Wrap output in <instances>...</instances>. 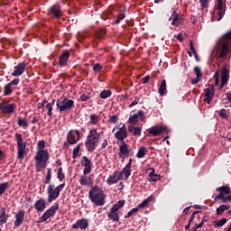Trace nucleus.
<instances>
[{"label":"nucleus","instance_id":"nucleus-1","mask_svg":"<svg viewBox=\"0 0 231 231\" xmlns=\"http://www.w3.org/2000/svg\"><path fill=\"white\" fill-rule=\"evenodd\" d=\"M46 149V141L42 140L37 143V151L34 156L35 169L37 172H41L42 169H46L48 160H50V153Z\"/></svg>","mask_w":231,"mask_h":231},{"label":"nucleus","instance_id":"nucleus-2","mask_svg":"<svg viewBox=\"0 0 231 231\" xmlns=\"http://www.w3.org/2000/svg\"><path fill=\"white\" fill-rule=\"evenodd\" d=\"M81 165L84 167V170L83 175H81L79 178V183L80 185L89 187V185H93V179L88 177V174L91 172V166L93 165V163L88 157L83 156L81 160Z\"/></svg>","mask_w":231,"mask_h":231},{"label":"nucleus","instance_id":"nucleus-3","mask_svg":"<svg viewBox=\"0 0 231 231\" xmlns=\"http://www.w3.org/2000/svg\"><path fill=\"white\" fill-rule=\"evenodd\" d=\"M88 199L97 207H103L106 201V193L102 188L95 186L88 191Z\"/></svg>","mask_w":231,"mask_h":231},{"label":"nucleus","instance_id":"nucleus-4","mask_svg":"<svg viewBox=\"0 0 231 231\" xmlns=\"http://www.w3.org/2000/svg\"><path fill=\"white\" fill-rule=\"evenodd\" d=\"M100 142V133L97 128H92L89 130L85 142V146L88 152H93L97 149V144Z\"/></svg>","mask_w":231,"mask_h":231},{"label":"nucleus","instance_id":"nucleus-5","mask_svg":"<svg viewBox=\"0 0 231 231\" xmlns=\"http://www.w3.org/2000/svg\"><path fill=\"white\" fill-rule=\"evenodd\" d=\"M65 187L66 183L60 184L56 187L53 184H49L47 187L48 203H53L60 196V192H62Z\"/></svg>","mask_w":231,"mask_h":231},{"label":"nucleus","instance_id":"nucleus-6","mask_svg":"<svg viewBox=\"0 0 231 231\" xmlns=\"http://www.w3.org/2000/svg\"><path fill=\"white\" fill-rule=\"evenodd\" d=\"M125 205V200H119L112 206L109 212H107V217L113 221V223H118L120 221V216L118 215V210L124 208Z\"/></svg>","mask_w":231,"mask_h":231},{"label":"nucleus","instance_id":"nucleus-7","mask_svg":"<svg viewBox=\"0 0 231 231\" xmlns=\"http://www.w3.org/2000/svg\"><path fill=\"white\" fill-rule=\"evenodd\" d=\"M15 140L17 143V159L24 160V155L26 154V143L23 140V135L21 134H15Z\"/></svg>","mask_w":231,"mask_h":231},{"label":"nucleus","instance_id":"nucleus-8","mask_svg":"<svg viewBox=\"0 0 231 231\" xmlns=\"http://www.w3.org/2000/svg\"><path fill=\"white\" fill-rule=\"evenodd\" d=\"M56 106L60 113L69 111L75 106V101L68 97H60L57 100Z\"/></svg>","mask_w":231,"mask_h":231},{"label":"nucleus","instance_id":"nucleus-9","mask_svg":"<svg viewBox=\"0 0 231 231\" xmlns=\"http://www.w3.org/2000/svg\"><path fill=\"white\" fill-rule=\"evenodd\" d=\"M217 192H219L217 198L222 200V203H230L231 202V193L230 187L222 186L217 189Z\"/></svg>","mask_w":231,"mask_h":231},{"label":"nucleus","instance_id":"nucleus-10","mask_svg":"<svg viewBox=\"0 0 231 231\" xmlns=\"http://www.w3.org/2000/svg\"><path fill=\"white\" fill-rule=\"evenodd\" d=\"M116 129H118V131L115 134V138H116V140H119V142H125V140L128 136L127 127H125V124L121 123L119 125H116V127H114L113 129V133H115Z\"/></svg>","mask_w":231,"mask_h":231},{"label":"nucleus","instance_id":"nucleus-11","mask_svg":"<svg viewBox=\"0 0 231 231\" xmlns=\"http://www.w3.org/2000/svg\"><path fill=\"white\" fill-rule=\"evenodd\" d=\"M226 12V5H223V0H217L215 5V15H217V21H221L225 17V13Z\"/></svg>","mask_w":231,"mask_h":231},{"label":"nucleus","instance_id":"nucleus-12","mask_svg":"<svg viewBox=\"0 0 231 231\" xmlns=\"http://www.w3.org/2000/svg\"><path fill=\"white\" fill-rule=\"evenodd\" d=\"M80 140V132L79 130H70L67 134V142L69 145H75Z\"/></svg>","mask_w":231,"mask_h":231},{"label":"nucleus","instance_id":"nucleus-13","mask_svg":"<svg viewBox=\"0 0 231 231\" xmlns=\"http://www.w3.org/2000/svg\"><path fill=\"white\" fill-rule=\"evenodd\" d=\"M57 210H59V205L51 207L40 217V223H44L45 221H48L50 217L55 216V214L57 213Z\"/></svg>","mask_w":231,"mask_h":231},{"label":"nucleus","instance_id":"nucleus-14","mask_svg":"<svg viewBox=\"0 0 231 231\" xmlns=\"http://www.w3.org/2000/svg\"><path fill=\"white\" fill-rule=\"evenodd\" d=\"M228 79H230V68L228 65H224L221 70V85L220 89H223L225 86H226L228 82Z\"/></svg>","mask_w":231,"mask_h":231},{"label":"nucleus","instance_id":"nucleus-15","mask_svg":"<svg viewBox=\"0 0 231 231\" xmlns=\"http://www.w3.org/2000/svg\"><path fill=\"white\" fill-rule=\"evenodd\" d=\"M169 21H171L172 26L178 28V26H181V24H183V15H181V14H177L176 10H173Z\"/></svg>","mask_w":231,"mask_h":231},{"label":"nucleus","instance_id":"nucleus-16","mask_svg":"<svg viewBox=\"0 0 231 231\" xmlns=\"http://www.w3.org/2000/svg\"><path fill=\"white\" fill-rule=\"evenodd\" d=\"M15 104H9L8 102L0 103V111L5 113L6 115H12L15 111Z\"/></svg>","mask_w":231,"mask_h":231},{"label":"nucleus","instance_id":"nucleus-17","mask_svg":"<svg viewBox=\"0 0 231 231\" xmlns=\"http://www.w3.org/2000/svg\"><path fill=\"white\" fill-rule=\"evenodd\" d=\"M131 154V150H129V145L125 142H119V158H128Z\"/></svg>","mask_w":231,"mask_h":231},{"label":"nucleus","instance_id":"nucleus-18","mask_svg":"<svg viewBox=\"0 0 231 231\" xmlns=\"http://www.w3.org/2000/svg\"><path fill=\"white\" fill-rule=\"evenodd\" d=\"M24 71H26V63L20 62L14 67V71L11 73V75L12 77H21V75H23Z\"/></svg>","mask_w":231,"mask_h":231},{"label":"nucleus","instance_id":"nucleus-19","mask_svg":"<svg viewBox=\"0 0 231 231\" xmlns=\"http://www.w3.org/2000/svg\"><path fill=\"white\" fill-rule=\"evenodd\" d=\"M24 216H25L24 210L23 209L19 210L14 216L15 220L14 222V226L19 228V226H21V225L24 223Z\"/></svg>","mask_w":231,"mask_h":231},{"label":"nucleus","instance_id":"nucleus-20","mask_svg":"<svg viewBox=\"0 0 231 231\" xmlns=\"http://www.w3.org/2000/svg\"><path fill=\"white\" fill-rule=\"evenodd\" d=\"M88 226H89V222L86 218H81V219L78 220L77 223L72 225V228L74 230H79V228L80 230H86V228H88Z\"/></svg>","mask_w":231,"mask_h":231},{"label":"nucleus","instance_id":"nucleus-21","mask_svg":"<svg viewBox=\"0 0 231 231\" xmlns=\"http://www.w3.org/2000/svg\"><path fill=\"white\" fill-rule=\"evenodd\" d=\"M204 91H205L206 102L208 104H210V102H212V98H214V93H215L214 85H211L209 88H205Z\"/></svg>","mask_w":231,"mask_h":231},{"label":"nucleus","instance_id":"nucleus-22","mask_svg":"<svg viewBox=\"0 0 231 231\" xmlns=\"http://www.w3.org/2000/svg\"><path fill=\"white\" fill-rule=\"evenodd\" d=\"M69 59V51H63L60 55L59 66H66L68 64V60Z\"/></svg>","mask_w":231,"mask_h":231},{"label":"nucleus","instance_id":"nucleus-23","mask_svg":"<svg viewBox=\"0 0 231 231\" xmlns=\"http://www.w3.org/2000/svg\"><path fill=\"white\" fill-rule=\"evenodd\" d=\"M143 112L138 111L136 114L130 115L128 123L134 125V124H138V120H143Z\"/></svg>","mask_w":231,"mask_h":231},{"label":"nucleus","instance_id":"nucleus-24","mask_svg":"<svg viewBox=\"0 0 231 231\" xmlns=\"http://www.w3.org/2000/svg\"><path fill=\"white\" fill-rule=\"evenodd\" d=\"M51 15H53L55 19H59L62 17V11L60 10V5H54L52 7L50 8Z\"/></svg>","mask_w":231,"mask_h":231},{"label":"nucleus","instance_id":"nucleus-25","mask_svg":"<svg viewBox=\"0 0 231 231\" xmlns=\"http://www.w3.org/2000/svg\"><path fill=\"white\" fill-rule=\"evenodd\" d=\"M164 131H167L164 126H152L148 131V134H151L152 136H160V134H162V133H164Z\"/></svg>","mask_w":231,"mask_h":231},{"label":"nucleus","instance_id":"nucleus-26","mask_svg":"<svg viewBox=\"0 0 231 231\" xmlns=\"http://www.w3.org/2000/svg\"><path fill=\"white\" fill-rule=\"evenodd\" d=\"M230 53V45L228 43H223L218 55L219 59H225L226 55Z\"/></svg>","mask_w":231,"mask_h":231},{"label":"nucleus","instance_id":"nucleus-27","mask_svg":"<svg viewBox=\"0 0 231 231\" xmlns=\"http://www.w3.org/2000/svg\"><path fill=\"white\" fill-rule=\"evenodd\" d=\"M34 208L37 212H44L46 209V201H44V199H38L34 204Z\"/></svg>","mask_w":231,"mask_h":231},{"label":"nucleus","instance_id":"nucleus-28","mask_svg":"<svg viewBox=\"0 0 231 231\" xmlns=\"http://www.w3.org/2000/svg\"><path fill=\"white\" fill-rule=\"evenodd\" d=\"M119 180L120 179L118 177V171H115L112 175L108 177V179L106 180V183L108 185H115L118 183Z\"/></svg>","mask_w":231,"mask_h":231},{"label":"nucleus","instance_id":"nucleus-29","mask_svg":"<svg viewBox=\"0 0 231 231\" xmlns=\"http://www.w3.org/2000/svg\"><path fill=\"white\" fill-rule=\"evenodd\" d=\"M8 221V215H6V208H0V225H5Z\"/></svg>","mask_w":231,"mask_h":231},{"label":"nucleus","instance_id":"nucleus-30","mask_svg":"<svg viewBox=\"0 0 231 231\" xmlns=\"http://www.w3.org/2000/svg\"><path fill=\"white\" fill-rule=\"evenodd\" d=\"M160 180H162V176L158 173H155L154 168H152V172L149 173L148 180L150 182H152V181H160Z\"/></svg>","mask_w":231,"mask_h":231},{"label":"nucleus","instance_id":"nucleus-31","mask_svg":"<svg viewBox=\"0 0 231 231\" xmlns=\"http://www.w3.org/2000/svg\"><path fill=\"white\" fill-rule=\"evenodd\" d=\"M128 131L134 134V136H141L142 135V128L130 125L128 126Z\"/></svg>","mask_w":231,"mask_h":231},{"label":"nucleus","instance_id":"nucleus-32","mask_svg":"<svg viewBox=\"0 0 231 231\" xmlns=\"http://www.w3.org/2000/svg\"><path fill=\"white\" fill-rule=\"evenodd\" d=\"M55 105V99L52 100L51 103H47L44 106V109L48 111V116H53V106Z\"/></svg>","mask_w":231,"mask_h":231},{"label":"nucleus","instance_id":"nucleus-33","mask_svg":"<svg viewBox=\"0 0 231 231\" xmlns=\"http://www.w3.org/2000/svg\"><path fill=\"white\" fill-rule=\"evenodd\" d=\"M165 91H167V81L163 79L159 87V95L163 97L165 95Z\"/></svg>","mask_w":231,"mask_h":231},{"label":"nucleus","instance_id":"nucleus-34","mask_svg":"<svg viewBox=\"0 0 231 231\" xmlns=\"http://www.w3.org/2000/svg\"><path fill=\"white\" fill-rule=\"evenodd\" d=\"M145 154H147V148L145 146H141L136 153V158H144Z\"/></svg>","mask_w":231,"mask_h":231},{"label":"nucleus","instance_id":"nucleus-35","mask_svg":"<svg viewBox=\"0 0 231 231\" xmlns=\"http://www.w3.org/2000/svg\"><path fill=\"white\" fill-rule=\"evenodd\" d=\"M151 201H152V196H150L147 199H145L141 204L137 206V208L141 210V208H145V207H149V203H151Z\"/></svg>","mask_w":231,"mask_h":231},{"label":"nucleus","instance_id":"nucleus-36","mask_svg":"<svg viewBox=\"0 0 231 231\" xmlns=\"http://www.w3.org/2000/svg\"><path fill=\"white\" fill-rule=\"evenodd\" d=\"M230 208V206L226 204H222L217 208V215L221 216L225 210H228Z\"/></svg>","mask_w":231,"mask_h":231},{"label":"nucleus","instance_id":"nucleus-37","mask_svg":"<svg viewBox=\"0 0 231 231\" xmlns=\"http://www.w3.org/2000/svg\"><path fill=\"white\" fill-rule=\"evenodd\" d=\"M114 19L115 21L113 24H120V22L125 19V14H124V12H121L118 15L115 16Z\"/></svg>","mask_w":231,"mask_h":231},{"label":"nucleus","instance_id":"nucleus-38","mask_svg":"<svg viewBox=\"0 0 231 231\" xmlns=\"http://www.w3.org/2000/svg\"><path fill=\"white\" fill-rule=\"evenodd\" d=\"M17 124L19 125V127H23L24 129H26V127H28V120H26V118H23V117H19Z\"/></svg>","mask_w":231,"mask_h":231},{"label":"nucleus","instance_id":"nucleus-39","mask_svg":"<svg viewBox=\"0 0 231 231\" xmlns=\"http://www.w3.org/2000/svg\"><path fill=\"white\" fill-rule=\"evenodd\" d=\"M90 124L92 125H97L100 122V118L97 114H91L90 116Z\"/></svg>","mask_w":231,"mask_h":231},{"label":"nucleus","instance_id":"nucleus-40","mask_svg":"<svg viewBox=\"0 0 231 231\" xmlns=\"http://www.w3.org/2000/svg\"><path fill=\"white\" fill-rule=\"evenodd\" d=\"M14 92V90L12 89V85L10 83H7L5 87H4V93L6 97H8V95H12V93Z\"/></svg>","mask_w":231,"mask_h":231},{"label":"nucleus","instance_id":"nucleus-41","mask_svg":"<svg viewBox=\"0 0 231 231\" xmlns=\"http://www.w3.org/2000/svg\"><path fill=\"white\" fill-rule=\"evenodd\" d=\"M189 50L190 51H188L189 57H192V55H194V57H198V52H196V49H194L192 41L189 42Z\"/></svg>","mask_w":231,"mask_h":231},{"label":"nucleus","instance_id":"nucleus-42","mask_svg":"<svg viewBox=\"0 0 231 231\" xmlns=\"http://www.w3.org/2000/svg\"><path fill=\"white\" fill-rule=\"evenodd\" d=\"M107 33V31L106 29H99L96 32V37L97 39H103L104 35Z\"/></svg>","mask_w":231,"mask_h":231},{"label":"nucleus","instance_id":"nucleus-43","mask_svg":"<svg viewBox=\"0 0 231 231\" xmlns=\"http://www.w3.org/2000/svg\"><path fill=\"white\" fill-rule=\"evenodd\" d=\"M123 174L125 175V178L129 179V176H131V164H127L124 169H123Z\"/></svg>","mask_w":231,"mask_h":231},{"label":"nucleus","instance_id":"nucleus-44","mask_svg":"<svg viewBox=\"0 0 231 231\" xmlns=\"http://www.w3.org/2000/svg\"><path fill=\"white\" fill-rule=\"evenodd\" d=\"M57 178L59 181H63V180L66 178V175L64 172H62V167L58 168Z\"/></svg>","mask_w":231,"mask_h":231},{"label":"nucleus","instance_id":"nucleus-45","mask_svg":"<svg viewBox=\"0 0 231 231\" xmlns=\"http://www.w3.org/2000/svg\"><path fill=\"white\" fill-rule=\"evenodd\" d=\"M51 182V169L47 168V175L45 178V184L50 185Z\"/></svg>","mask_w":231,"mask_h":231},{"label":"nucleus","instance_id":"nucleus-46","mask_svg":"<svg viewBox=\"0 0 231 231\" xmlns=\"http://www.w3.org/2000/svg\"><path fill=\"white\" fill-rule=\"evenodd\" d=\"M218 115L220 118H224V120H228V115L226 114V109L225 108L220 109Z\"/></svg>","mask_w":231,"mask_h":231},{"label":"nucleus","instance_id":"nucleus-47","mask_svg":"<svg viewBox=\"0 0 231 231\" xmlns=\"http://www.w3.org/2000/svg\"><path fill=\"white\" fill-rule=\"evenodd\" d=\"M109 97H111V90H103L100 93V98H109Z\"/></svg>","mask_w":231,"mask_h":231},{"label":"nucleus","instance_id":"nucleus-48","mask_svg":"<svg viewBox=\"0 0 231 231\" xmlns=\"http://www.w3.org/2000/svg\"><path fill=\"white\" fill-rule=\"evenodd\" d=\"M6 189H8V184L6 182L0 184V196H3V194L6 192Z\"/></svg>","mask_w":231,"mask_h":231},{"label":"nucleus","instance_id":"nucleus-49","mask_svg":"<svg viewBox=\"0 0 231 231\" xmlns=\"http://www.w3.org/2000/svg\"><path fill=\"white\" fill-rule=\"evenodd\" d=\"M79 152H80V144H78L74 149L72 152V158H77L79 156Z\"/></svg>","mask_w":231,"mask_h":231},{"label":"nucleus","instance_id":"nucleus-50","mask_svg":"<svg viewBox=\"0 0 231 231\" xmlns=\"http://www.w3.org/2000/svg\"><path fill=\"white\" fill-rule=\"evenodd\" d=\"M140 209L138 208H132L127 215L125 217V219H127L128 217H131V216H133L134 214H136V212H138Z\"/></svg>","mask_w":231,"mask_h":231},{"label":"nucleus","instance_id":"nucleus-51","mask_svg":"<svg viewBox=\"0 0 231 231\" xmlns=\"http://www.w3.org/2000/svg\"><path fill=\"white\" fill-rule=\"evenodd\" d=\"M201 10H207L208 8V0H199Z\"/></svg>","mask_w":231,"mask_h":231},{"label":"nucleus","instance_id":"nucleus-52","mask_svg":"<svg viewBox=\"0 0 231 231\" xmlns=\"http://www.w3.org/2000/svg\"><path fill=\"white\" fill-rule=\"evenodd\" d=\"M194 71L198 79H203V73H201V69L199 67H195Z\"/></svg>","mask_w":231,"mask_h":231},{"label":"nucleus","instance_id":"nucleus-53","mask_svg":"<svg viewBox=\"0 0 231 231\" xmlns=\"http://www.w3.org/2000/svg\"><path fill=\"white\" fill-rule=\"evenodd\" d=\"M89 98H91V94L88 93V94H82L80 96V100L81 102H86L87 100H89Z\"/></svg>","mask_w":231,"mask_h":231},{"label":"nucleus","instance_id":"nucleus-54","mask_svg":"<svg viewBox=\"0 0 231 231\" xmlns=\"http://www.w3.org/2000/svg\"><path fill=\"white\" fill-rule=\"evenodd\" d=\"M226 223V218H222L215 223V226H224Z\"/></svg>","mask_w":231,"mask_h":231},{"label":"nucleus","instance_id":"nucleus-55","mask_svg":"<svg viewBox=\"0 0 231 231\" xmlns=\"http://www.w3.org/2000/svg\"><path fill=\"white\" fill-rule=\"evenodd\" d=\"M140 102V97H135L134 100L129 105V107H134Z\"/></svg>","mask_w":231,"mask_h":231},{"label":"nucleus","instance_id":"nucleus-56","mask_svg":"<svg viewBox=\"0 0 231 231\" xmlns=\"http://www.w3.org/2000/svg\"><path fill=\"white\" fill-rule=\"evenodd\" d=\"M102 69V65L100 63H97L93 66V71L98 72Z\"/></svg>","mask_w":231,"mask_h":231},{"label":"nucleus","instance_id":"nucleus-57","mask_svg":"<svg viewBox=\"0 0 231 231\" xmlns=\"http://www.w3.org/2000/svg\"><path fill=\"white\" fill-rule=\"evenodd\" d=\"M117 176H118V178H119V180H128L127 177H125V175L124 174L123 171L117 172Z\"/></svg>","mask_w":231,"mask_h":231},{"label":"nucleus","instance_id":"nucleus-58","mask_svg":"<svg viewBox=\"0 0 231 231\" xmlns=\"http://www.w3.org/2000/svg\"><path fill=\"white\" fill-rule=\"evenodd\" d=\"M224 41H231V31L223 36Z\"/></svg>","mask_w":231,"mask_h":231},{"label":"nucleus","instance_id":"nucleus-59","mask_svg":"<svg viewBox=\"0 0 231 231\" xmlns=\"http://www.w3.org/2000/svg\"><path fill=\"white\" fill-rule=\"evenodd\" d=\"M107 145H109L107 139H104L101 143V149H106V147H107Z\"/></svg>","mask_w":231,"mask_h":231},{"label":"nucleus","instance_id":"nucleus-60","mask_svg":"<svg viewBox=\"0 0 231 231\" xmlns=\"http://www.w3.org/2000/svg\"><path fill=\"white\" fill-rule=\"evenodd\" d=\"M110 122H112V124H116V122H118V116H112L110 117Z\"/></svg>","mask_w":231,"mask_h":231},{"label":"nucleus","instance_id":"nucleus-61","mask_svg":"<svg viewBox=\"0 0 231 231\" xmlns=\"http://www.w3.org/2000/svg\"><path fill=\"white\" fill-rule=\"evenodd\" d=\"M19 79H14L11 82H9V84L11 86H17L19 84Z\"/></svg>","mask_w":231,"mask_h":231},{"label":"nucleus","instance_id":"nucleus-62","mask_svg":"<svg viewBox=\"0 0 231 231\" xmlns=\"http://www.w3.org/2000/svg\"><path fill=\"white\" fill-rule=\"evenodd\" d=\"M150 79H151V78L149 76H146V77L143 78L142 82H143V84H147V82H149Z\"/></svg>","mask_w":231,"mask_h":231},{"label":"nucleus","instance_id":"nucleus-63","mask_svg":"<svg viewBox=\"0 0 231 231\" xmlns=\"http://www.w3.org/2000/svg\"><path fill=\"white\" fill-rule=\"evenodd\" d=\"M44 106L45 105H43L42 102L37 104V109H42V111H44Z\"/></svg>","mask_w":231,"mask_h":231},{"label":"nucleus","instance_id":"nucleus-64","mask_svg":"<svg viewBox=\"0 0 231 231\" xmlns=\"http://www.w3.org/2000/svg\"><path fill=\"white\" fill-rule=\"evenodd\" d=\"M226 100L231 102V90L226 93Z\"/></svg>","mask_w":231,"mask_h":231}]
</instances>
